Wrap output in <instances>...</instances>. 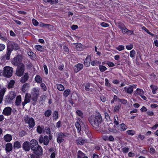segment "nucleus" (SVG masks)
Returning <instances> with one entry per match:
<instances>
[{
  "instance_id": "nucleus-47",
  "label": "nucleus",
  "mask_w": 158,
  "mask_h": 158,
  "mask_svg": "<svg viewBox=\"0 0 158 158\" xmlns=\"http://www.w3.org/2000/svg\"><path fill=\"white\" fill-rule=\"evenodd\" d=\"M118 120V116L117 115H115L114 117V123L116 125L119 124Z\"/></svg>"
},
{
  "instance_id": "nucleus-1",
  "label": "nucleus",
  "mask_w": 158,
  "mask_h": 158,
  "mask_svg": "<svg viewBox=\"0 0 158 158\" xmlns=\"http://www.w3.org/2000/svg\"><path fill=\"white\" fill-rule=\"evenodd\" d=\"M89 121L94 127L96 128L102 121L101 116L99 113H97L95 116L90 117Z\"/></svg>"
},
{
  "instance_id": "nucleus-31",
  "label": "nucleus",
  "mask_w": 158,
  "mask_h": 158,
  "mask_svg": "<svg viewBox=\"0 0 158 158\" xmlns=\"http://www.w3.org/2000/svg\"><path fill=\"white\" fill-rule=\"evenodd\" d=\"M35 81L38 83H41L42 82V79L39 75H36L35 78Z\"/></svg>"
},
{
  "instance_id": "nucleus-56",
  "label": "nucleus",
  "mask_w": 158,
  "mask_h": 158,
  "mask_svg": "<svg viewBox=\"0 0 158 158\" xmlns=\"http://www.w3.org/2000/svg\"><path fill=\"white\" fill-rule=\"evenodd\" d=\"M147 114L149 116H152L154 115V112L151 110H148L146 112Z\"/></svg>"
},
{
  "instance_id": "nucleus-15",
  "label": "nucleus",
  "mask_w": 158,
  "mask_h": 158,
  "mask_svg": "<svg viewBox=\"0 0 158 158\" xmlns=\"http://www.w3.org/2000/svg\"><path fill=\"white\" fill-rule=\"evenodd\" d=\"M11 110L12 109L10 107H6L3 110V113L5 115H9L11 114Z\"/></svg>"
},
{
  "instance_id": "nucleus-28",
  "label": "nucleus",
  "mask_w": 158,
  "mask_h": 158,
  "mask_svg": "<svg viewBox=\"0 0 158 158\" xmlns=\"http://www.w3.org/2000/svg\"><path fill=\"white\" fill-rule=\"evenodd\" d=\"M21 102V97L20 95L18 96L16 99L15 104L17 106H19Z\"/></svg>"
},
{
  "instance_id": "nucleus-44",
  "label": "nucleus",
  "mask_w": 158,
  "mask_h": 158,
  "mask_svg": "<svg viewBox=\"0 0 158 158\" xmlns=\"http://www.w3.org/2000/svg\"><path fill=\"white\" fill-rule=\"evenodd\" d=\"M121 105L120 104H118V105H116L114 109V112H117L120 108H121Z\"/></svg>"
},
{
  "instance_id": "nucleus-22",
  "label": "nucleus",
  "mask_w": 158,
  "mask_h": 158,
  "mask_svg": "<svg viewBox=\"0 0 158 158\" xmlns=\"http://www.w3.org/2000/svg\"><path fill=\"white\" fill-rule=\"evenodd\" d=\"M124 89L126 92L129 94H131L133 91V90L132 87L131 85H130L128 87H124Z\"/></svg>"
},
{
  "instance_id": "nucleus-27",
  "label": "nucleus",
  "mask_w": 158,
  "mask_h": 158,
  "mask_svg": "<svg viewBox=\"0 0 158 158\" xmlns=\"http://www.w3.org/2000/svg\"><path fill=\"white\" fill-rule=\"evenodd\" d=\"M16 94L15 92L13 91H11L10 92L8 99L11 100H13L15 98Z\"/></svg>"
},
{
  "instance_id": "nucleus-34",
  "label": "nucleus",
  "mask_w": 158,
  "mask_h": 158,
  "mask_svg": "<svg viewBox=\"0 0 158 158\" xmlns=\"http://www.w3.org/2000/svg\"><path fill=\"white\" fill-rule=\"evenodd\" d=\"M56 86L57 89L60 91H63L64 89V87L61 84H57Z\"/></svg>"
},
{
  "instance_id": "nucleus-23",
  "label": "nucleus",
  "mask_w": 158,
  "mask_h": 158,
  "mask_svg": "<svg viewBox=\"0 0 158 158\" xmlns=\"http://www.w3.org/2000/svg\"><path fill=\"white\" fill-rule=\"evenodd\" d=\"M12 137L11 135L10 134H6L4 137V140L6 142H9L12 139Z\"/></svg>"
},
{
  "instance_id": "nucleus-55",
  "label": "nucleus",
  "mask_w": 158,
  "mask_h": 158,
  "mask_svg": "<svg viewBox=\"0 0 158 158\" xmlns=\"http://www.w3.org/2000/svg\"><path fill=\"white\" fill-rule=\"evenodd\" d=\"M133 46L132 44L128 45L126 46V48L128 50H130L132 49L133 48Z\"/></svg>"
},
{
  "instance_id": "nucleus-58",
  "label": "nucleus",
  "mask_w": 158,
  "mask_h": 158,
  "mask_svg": "<svg viewBox=\"0 0 158 158\" xmlns=\"http://www.w3.org/2000/svg\"><path fill=\"white\" fill-rule=\"evenodd\" d=\"M32 23L35 26H37L39 24V23L38 21L34 19H33L32 20Z\"/></svg>"
},
{
  "instance_id": "nucleus-38",
  "label": "nucleus",
  "mask_w": 158,
  "mask_h": 158,
  "mask_svg": "<svg viewBox=\"0 0 158 158\" xmlns=\"http://www.w3.org/2000/svg\"><path fill=\"white\" fill-rule=\"evenodd\" d=\"M151 88L152 89V91L153 93L154 94H156V91L158 89L157 87L153 85H152L150 86Z\"/></svg>"
},
{
  "instance_id": "nucleus-40",
  "label": "nucleus",
  "mask_w": 158,
  "mask_h": 158,
  "mask_svg": "<svg viewBox=\"0 0 158 158\" xmlns=\"http://www.w3.org/2000/svg\"><path fill=\"white\" fill-rule=\"evenodd\" d=\"M15 81L13 80H11L9 83L8 88H11L13 87L15 84Z\"/></svg>"
},
{
  "instance_id": "nucleus-24",
  "label": "nucleus",
  "mask_w": 158,
  "mask_h": 158,
  "mask_svg": "<svg viewBox=\"0 0 158 158\" xmlns=\"http://www.w3.org/2000/svg\"><path fill=\"white\" fill-rule=\"evenodd\" d=\"M77 158H88L85 154L81 151H78L77 152Z\"/></svg>"
},
{
  "instance_id": "nucleus-33",
  "label": "nucleus",
  "mask_w": 158,
  "mask_h": 158,
  "mask_svg": "<svg viewBox=\"0 0 158 158\" xmlns=\"http://www.w3.org/2000/svg\"><path fill=\"white\" fill-rule=\"evenodd\" d=\"M21 147V144L18 141H16L14 143V148L15 149H18Z\"/></svg>"
},
{
  "instance_id": "nucleus-39",
  "label": "nucleus",
  "mask_w": 158,
  "mask_h": 158,
  "mask_svg": "<svg viewBox=\"0 0 158 158\" xmlns=\"http://www.w3.org/2000/svg\"><path fill=\"white\" fill-rule=\"evenodd\" d=\"M52 113V111L50 110H46L44 113L45 116L46 117H49L51 115Z\"/></svg>"
},
{
  "instance_id": "nucleus-48",
  "label": "nucleus",
  "mask_w": 158,
  "mask_h": 158,
  "mask_svg": "<svg viewBox=\"0 0 158 158\" xmlns=\"http://www.w3.org/2000/svg\"><path fill=\"white\" fill-rule=\"evenodd\" d=\"M130 57L134 58L135 57V52L134 50H132L130 52Z\"/></svg>"
},
{
  "instance_id": "nucleus-17",
  "label": "nucleus",
  "mask_w": 158,
  "mask_h": 158,
  "mask_svg": "<svg viewBox=\"0 0 158 158\" xmlns=\"http://www.w3.org/2000/svg\"><path fill=\"white\" fill-rule=\"evenodd\" d=\"M90 61L91 57L89 56H87L84 62V65L86 67L89 66L90 64Z\"/></svg>"
},
{
  "instance_id": "nucleus-25",
  "label": "nucleus",
  "mask_w": 158,
  "mask_h": 158,
  "mask_svg": "<svg viewBox=\"0 0 158 158\" xmlns=\"http://www.w3.org/2000/svg\"><path fill=\"white\" fill-rule=\"evenodd\" d=\"M29 84L27 83H25L23 84L22 87V90L23 92H25L29 89Z\"/></svg>"
},
{
  "instance_id": "nucleus-5",
  "label": "nucleus",
  "mask_w": 158,
  "mask_h": 158,
  "mask_svg": "<svg viewBox=\"0 0 158 158\" xmlns=\"http://www.w3.org/2000/svg\"><path fill=\"white\" fill-rule=\"evenodd\" d=\"M25 66L23 64H20L17 67L16 71V74L18 76H22L24 71Z\"/></svg>"
},
{
  "instance_id": "nucleus-64",
  "label": "nucleus",
  "mask_w": 158,
  "mask_h": 158,
  "mask_svg": "<svg viewBox=\"0 0 158 158\" xmlns=\"http://www.w3.org/2000/svg\"><path fill=\"white\" fill-rule=\"evenodd\" d=\"M107 64L110 67H113L115 65L114 63L111 62H109L107 63Z\"/></svg>"
},
{
  "instance_id": "nucleus-13",
  "label": "nucleus",
  "mask_w": 158,
  "mask_h": 158,
  "mask_svg": "<svg viewBox=\"0 0 158 158\" xmlns=\"http://www.w3.org/2000/svg\"><path fill=\"white\" fill-rule=\"evenodd\" d=\"M30 100L31 95L27 93L26 94L25 97L24 101L22 103L23 106L24 107L27 103L29 102Z\"/></svg>"
},
{
  "instance_id": "nucleus-52",
  "label": "nucleus",
  "mask_w": 158,
  "mask_h": 158,
  "mask_svg": "<svg viewBox=\"0 0 158 158\" xmlns=\"http://www.w3.org/2000/svg\"><path fill=\"white\" fill-rule=\"evenodd\" d=\"M108 130L109 131L111 132L114 133H117L118 131L116 129L114 128H109Z\"/></svg>"
},
{
  "instance_id": "nucleus-19",
  "label": "nucleus",
  "mask_w": 158,
  "mask_h": 158,
  "mask_svg": "<svg viewBox=\"0 0 158 158\" xmlns=\"http://www.w3.org/2000/svg\"><path fill=\"white\" fill-rule=\"evenodd\" d=\"M102 139L104 140L110 141H113L114 140V138L111 135L109 136H103L102 137Z\"/></svg>"
},
{
  "instance_id": "nucleus-35",
  "label": "nucleus",
  "mask_w": 158,
  "mask_h": 158,
  "mask_svg": "<svg viewBox=\"0 0 158 158\" xmlns=\"http://www.w3.org/2000/svg\"><path fill=\"white\" fill-rule=\"evenodd\" d=\"M126 133L130 135H133L135 134V131L132 130H129L126 132Z\"/></svg>"
},
{
  "instance_id": "nucleus-16",
  "label": "nucleus",
  "mask_w": 158,
  "mask_h": 158,
  "mask_svg": "<svg viewBox=\"0 0 158 158\" xmlns=\"http://www.w3.org/2000/svg\"><path fill=\"white\" fill-rule=\"evenodd\" d=\"M39 26L41 27H45L50 30L52 29L53 28V27L50 24H44L43 23H40Z\"/></svg>"
},
{
  "instance_id": "nucleus-54",
  "label": "nucleus",
  "mask_w": 158,
  "mask_h": 158,
  "mask_svg": "<svg viewBox=\"0 0 158 158\" xmlns=\"http://www.w3.org/2000/svg\"><path fill=\"white\" fill-rule=\"evenodd\" d=\"M100 25L102 27H107L109 26V24H108L104 22H102L100 24Z\"/></svg>"
},
{
  "instance_id": "nucleus-61",
  "label": "nucleus",
  "mask_w": 158,
  "mask_h": 158,
  "mask_svg": "<svg viewBox=\"0 0 158 158\" xmlns=\"http://www.w3.org/2000/svg\"><path fill=\"white\" fill-rule=\"evenodd\" d=\"M118 27L119 28H120L121 30L123 29V28L125 27V25L122 23H118Z\"/></svg>"
},
{
  "instance_id": "nucleus-12",
  "label": "nucleus",
  "mask_w": 158,
  "mask_h": 158,
  "mask_svg": "<svg viewBox=\"0 0 158 158\" xmlns=\"http://www.w3.org/2000/svg\"><path fill=\"white\" fill-rule=\"evenodd\" d=\"M83 68V65L81 63H78L75 65L74 67L75 72L76 73L78 72L82 69Z\"/></svg>"
},
{
  "instance_id": "nucleus-20",
  "label": "nucleus",
  "mask_w": 158,
  "mask_h": 158,
  "mask_svg": "<svg viewBox=\"0 0 158 158\" xmlns=\"http://www.w3.org/2000/svg\"><path fill=\"white\" fill-rule=\"evenodd\" d=\"M29 78V75L28 73H25L23 77L21 78L20 81L23 83H24L28 80Z\"/></svg>"
},
{
  "instance_id": "nucleus-49",
  "label": "nucleus",
  "mask_w": 158,
  "mask_h": 158,
  "mask_svg": "<svg viewBox=\"0 0 158 158\" xmlns=\"http://www.w3.org/2000/svg\"><path fill=\"white\" fill-rule=\"evenodd\" d=\"M124 49V46L122 45H119L118 47L116 48V49L119 51L123 50Z\"/></svg>"
},
{
  "instance_id": "nucleus-62",
  "label": "nucleus",
  "mask_w": 158,
  "mask_h": 158,
  "mask_svg": "<svg viewBox=\"0 0 158 158\" xmlns=\"http://www.w3.org/2000/svg\"><path fill=\"white\" fill-rule=\"evenodd\" d=\"M5 48V46L2 44H0V51L4 50Z\"/></svg>"
},
{
  "instance_id": "nucleus-37",
  "label": "nucleus",
  "mask_w": 158,
  "mask_h": 158,
  "mask_svg": "<svg viewBox=\"0 0 158 158\" xmlns=\"http://www.w3.org/2000/svg\"><path fill=\"white\" fill-rule=\"evenodd\" d=\"M53 119L56 120L58 117V112L57 111H55L53 114Z\"/></svg>"
},
{
  "instance_id": "nucleus-4",
  "label": "nucleus",
  "mask_w": 158,
  "mask_h": 158,
  "mask_svg": "<svg viewBox=\"0 0 158 158\" xmlns=\"http://www.w3.org/2000/svg\"><path fill=\"white\" fill-rule=\"evenodd\" d=\"M24 121L26 124H28L29 127L33 128L35 126V122L32 117L27 116L24 117Z\"/></svg>"
},
{
  "instance_id": "nucleus-29",
  "label": "nucleus",
  "mask_w": 158,
  "mask_h": 158,
  "mask_svg": "<svg viewBox=\"0 0 158 158\" xmlns=\"http://www.w3.org/2000/svg\"><path fill=\"white\" fill-rule=\"evenodd\" d=\"M135 93L139 96L142 95L143 94H144V92L143 90L140 89L138 88L135 91Z\"/></svg>"
},
{
  "instance_id": "nucleus-51",
  "label": "nucleus",
  "mask_w": 158,
  "mask_h": 158,
  "mask_svg": "<svg viewBox=\"0 0 158 158\" xmlns=\"http://www.w3.org/2000/svg\"><path fill=\"white\" fill-rule=\"evenodd\" d=\"M0 39L2 41L4 42L7 41L8 43H9V40L7 39L6 37L5 36H1Z\"/></svg>"
},
{
  "instance_id": "nucleus-41",
  "label": "nucleus",
  "mask_w": 158,
  "mask_h": 158,
  "mask_svg": "<svg viewBox=\"0 0 158 158\" xmlns=\"http://www.w3.org/2000/svg\"><path fill=\"white\" fill-rule=\"evenodd\" d=\"M44 130V128L43 127H42L39 126H38L37 128V131L39 134L41 133Z\"/></svg>"
},
{
  "instance_id": "nucleus-57",
  "label": "nucleus",
  "mask_w": 158,
  "mask_h": 158,
  "mask_svg": "<svg viewBox=\"0 0 158 158\" xmlns=\"http://www.w3.org/2000/svg\"><path fill=\"white\" fill-rule=\"evenodd\" d=\"M76 113L79 116L81 117H82L83 114L81 111L79 110H77L76 111Z\"/></svg>"
},
{
  "instance_id": "nucleus-63",
  "label": "nucleus",
  "mask_w": 158,
  "mask_h": 158,
  "mask_svg": "<svg viewBox=\"0 0 158 158\" xmlns=\"http://www.w3.org/2000/svg\"><path fill=\"white\" fill-rule=\"evenodd\" d=\"M105 81L106 85L108 87H110V84L109 83L108 79L107 78H106L105 79Z\"/></svg>"
},
{
  "instance_id": "nucleus-21",
  "label": "nucleus",
  "mask_w": 158,
  "mask_h": 158,
  "mask_svg": "<svg viewBox=\"0 0 158 158\" xmlns=\"http://www.w3.org/2000/svg\"><path fill=\"white\" fill-rule=\"evenodd\" d=\"M6 88H3L0 91V104L2 102L3 96L6 92Z\"/></svg>"
},
{
  "instance_id": "nucleus-14",
  "label": "nucleus",
  "mask_w": 158,
  "mask_h": 158,
  "mask_svg": "<svg viewBox=\"0 0 158 158\" xmlns=\"http://www.w3.org/2000/svg\"><path fill=\"white\" fill-rule=\"evenodd\" d=\"M77 143L79 145H82L84 143L88 142V141L85 139L82 138H79L76 140Z\"/></svg>"
},
{
  "instance_id": "nucleus-43",
  "label": "nucleus",
  "mask_w": 158,
  "mask_h": 158,
  "mask_svg": "<svg viewBox=\"0 0 158 158\" xmlns=\"http://www.w3.org/2000/svg\"><path fill=\"white\" fill-rule=\"evenodd\" d=\"M99 68L101 72H104L107 69L105 66L101 65L99 66Z\"/></svg>"
},
{
  "instance_id": "nucleus-53",
  "label": "nucleus",
  "mask_w": 158,
  "mask_h": 158,
  "mask_svg": "<svg viewBox=\"0 0 158 158\" xmlns=\"http://www.w3.org/2000/svg\"><path fill=\"white\" fill-rule=\"evenodd\" d=\"M40 86L42 89L43 91H45L47 90V87L45 85L44 83H41L40 85Z\"/></svg>"
},
{
  "instance_id": "nucleus-36",
  "label": "nucleus",
  "mask_w": 158,
  "mask_h": 158,
  "mask_svg": "<svg viewBox=\"0 0 158 158\" xmlns=\"http://www.w3.org/2000/svg\"><path fill=\"white\" fill-rule=\"evenodd\" d=\"M35 48L38 50L42 52L44 49V47L40 45H37L35 46Z\"/></svg>"
},
{
  "instance_id": "nucleus-10",
  "label": "nucleus",
  "mask_w": 158,
  "mask_h": 158,
  "mask_svg": "<svg viewBox=\"0 0 158 158\" xmlns=\"http://www.w3.org/2000/svg\"><path fill=\"white\" fill-rule=\"evenodd\" d=\"M39 140L40 143H42L43 142L45 145H47L49 143L48 137L47 135H45L44 138L42 136H40Z\"/></svg>"
},
{
  "instance_id": "nucleus-26",
  "label": "nucleus",
  "mask_w": 158,
  "mask_h": 158,
  "mask_svg": "<svg viewBox=\"0 0 158 158\" xmlns=\"http://www.w3.org/2000/svg\"><path fill=\"white\" fill-rule=\"evenodd\" d=\"M127 128V127L125 124L122 123L120 124L119 127V129L121 131H125Z\"/></svg>"
},
{
  "instance_id": "nucleus-32",
  "label": "nucleus",
  "mask_w": 158,
  "mask_h": 158,
  "mask_svg": "<svg viewBox=\"0 0 158 158\" xmlns=\"http://www.w3.org/2000/svg\"><path fill=\"white\" fill-rule=\"evenodd\" d=\"M90 84H86L85 86V89L87 91H92L93 89L92 88H90Z\"/></svg>"
},
{
  "instance_id": "nucleus-11",
  "label": "nucleus",
  "mask_w": 158,
  "mask_h": 158,
  "mask_svg": "<svg viewBox=\"0 0 158 158\" xmlns=\"http://www.w3.org/2000/svg\"><path fill=\"white\" fill-rule=\"evenodd\" d=\"M33 152L34 154L31 155V158H40V156L42 154V150H41V151L39 150Z\"/></svg>"
},
{
  "instance_id": "nucleus-3",
  "label": "nucleus",
  "mask_w": 158,
  "mask_h": 158,
  "mask_svg": "<svg viewBox=\"0 0 158 158\" xmlns=\"http://www.w3.org/2000/svg\"><path fill=\"white\" fill-rule=\"evenodd\" d=\"M13 70V68L12 67L6 66L3 69L2 74L5 77H10L12 75Z\"/></svg>"
},
{
  "instance_id": "nucleus-8",
  "label": "nucleus",
  "mask_w": 158,
  "mask_h": 158,
  "mask_svg": "<svg viewBox=\"0 0 158 158\" xmlns=\"http://www.w3.org/2000/svg\"><path fill=\"white\" fill-rule=\"evenodd\" d=\"M19 48V46L17 44L13 42L9 43L7 47L8 50L12 51L13 49L18 50Z\"/></svg>"
},
{
  "instance_id": "nucleus-30",
  "label": "nucleus",
  "mask_w": 158,
  "mask_h": 158,
  "mask_svg": "<svg viewBox=\"0 0 158 158\" xmlns=\"http://www.w3.org/2000/svg\"><path fill=\"white\" fill-rule=\"evenodd\" d=\"M12 145L10 143H7L6 145V151L10 152L12 149Z\"/></svg>"
},
{
  "instance_id": "nucleus-46",
  "label": "nucleus",
  "mask_w": 158,
  "mask_h": 158,
  "mask_svg": "<svg viewBox=\"0 0 158 158\" xmlns=\"http://www.w3.org/2000/svg\"><path fill=\"white\" fill-rule=\"evenodd\" d=\"M75 126L78 132H80L81 130V127L80 124L77 122L76 123Z\"/></svg>"
},
{
  "instance_id": "nucleus-7",
  "label": "nucleus",
  "mask_w": 158,
  "mask_h": 158,
  "mask_svg": "<svg viewBox=\"0 0 158 158\" xmlns=\"http://www.w3.org/2000/svg\"><path fill=\"white\" fill-rule=\"evenodd\" d=\"M57 137V141L60 143L62 142L64 140V138L66 136V134L63 133L61 132H59L56 134Z\"/></svg>"
},
{
  "instance_id": "nucleus-50",
  "label": "nucleus",
  "mask_w": 158,
  "mask_h": 158,
  "mask_svg": "<svg viewBox=\"0 0 158 158\" xmlns=\"http://www.w3.org/2000/svg\"><path fill=\"white\" fill-rule=\"evenodd\" d=\"M118 102H121L123 104H125L127 103V101L124 99H118Z\"/></svg>"
},
{
  "instance_id": "nucleus-2",
  "label": "nucleus",
  "mask_w": 158,
  "mask_h": 158,
  "mask_svg": "<svg viewBox=\"0 0 158 158\" xmlns=\"http://www.w3.org/2000/svg\"><path fill=\"white\" fill-rule=\"evenodd\" d=\"M30 143L31 145V149L33 151L39 150L41 151V150H42L41 147L39 145L36 140L34 139H32L30 141Z\"/></svg>"
},
{
  "instance_id": "nucleus-60",
  "label": "nucleus",
  "mask_w": 158,
  "mask_h": 158,
  "mask_svg": "<svg viewBox=\"0 0 158 158\" xmlns=\"http://www.w3.org/2000/svg\"><path fill=\"white\" fill-rule=\"evenodd\" d=\"M128 29L125 27L121 30L123 33L124 34H127L128 31Z\"/></svg>"
},
{
  "instance_id": "nucleus-59",
  "label": "nucleus",
  "mask_w": 158,
  "mask_h": 158,
  "mask_svg": "<svg viewBox=\"0 0 158 158\" xmlns=\"http://www.w3.org/2000/svg\"><path fill=\"white\" fill-rule=\"evenodd\" d=\"M155 149L153 148H151L150 149L149 152L151 154H153L155 152Z\"/></svg>"
},
{
  "instance_id": "nucleus-45",
  "label": "nucleus",
  "mask_w": 158,
  "mask_h": 158,
  "mask_svg": "<svg viewBox=\"0 0 158 158\" xmlns=\"http://www.w3.org/2000/svg\"><path fill=\"white\" fill-rule=\"evenodd\" d=\"M12 51H10V50H8V51L7 52L6 55H5V57L6 59L7 60H8L10 59V54Z\"/></svg>"
},
{
  "instance_id": "nucleus-9",
  "label": "nucleus",
  "mask_w": 158,
  "mask_h": 158,
  "mask_svg": "<svg viewBox=\"0 0 158 158\" xmlns=\"http://www.w3.org/2000/svg\"><path fill=\"white\" fill-rule=\"evenodd\" d=\"M22 60V57L20 56H17L13 59L12 63L14 65L18 66L19 64H22L21 63Z\"/></svg>"
},
{
  "instance_id": "nucleus-18",
  "label": "nucleus",
  "mask_w": 158,
  "mask_h": 158,
  "mask_svg": "<svg viewBox=\"0 0 158 158\" xmlns=\"http://www.w3.org/2000/svg\"><path fill=\"white\" fill-rule=\"evenodd\" d=\"M23 149L26 151H29L30 149L29 143L27 141L24 142L23 145Z\"/></svg>"
},
{
  "instance_id": "nucleus-6",
  "label": "nucleus",
  "mask_w": 158,
  "mask_h": 158,
  "mask_svg": "<svg viewBox=\"0 0 158 158\" xmlns=\"http://www.w3.org/2000/svg\"><path fill=\"white\" fill-rule=\"evenodd\" d=\"M39 92L40 89H39L34 88L32 89L31 93L32 96L33 101H36L37 100L39 95Z\"/></svg>"
},
{
  "instance_id": "nucleus-42",
  "label": "nucleus",
  "mask_w": 158,
  "mask_h": 158,
  "mask_svg": "<svg viewBox=\"0 0 158 158\" xmlns=\"http://www.w3.org/2000/svg\"><path fill=\"white\" fill-rule=\"evenodd\" d=\"M70 91L69 89H66L64 92L63 95L65 97H67L70 94Z\"/></svg>"
}]
</instances>
